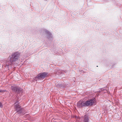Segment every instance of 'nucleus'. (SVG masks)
Masks as SVG:
<instances>
[{
	"mask_svg": "<svg viewBox=\"0 0 122 122\" xmlns=\"http://www.w3.org/2000/svg\"><path fill=\"white\" fill-rule=\"evenodd\" d=\"M95 98L86 101H80L77 103V107L81 108L92 106L95 103Z\"/></svg>",
	"mask_w": 122,
	"mask_h": 122,
	"instance_id": "obj_1",
	"label": "nucleus"
},
{
	"mask_svg": "<svg viewBox=\"0 0 122 122\" xmlns=\"http://www.w3.org/2000/svg\"><path fill=\"white\" fill-rule=\"evenodd\" d=\"M20 54L19 52H16L12 53L8 58L9 62H8V64H6L5 67L9 68V66L12 64V63L17 61L19 57Z\"/></svg>",
	"mask_w": 122,
	"mask_h": 122,
	"instance_id": "obj_2",
	"label": "nucleus"
},
{
	"mask_svg": "<svg viewBox=\"0 0 122 122\" xmlns=\"http://www.w3.org/2000/svg\"><path fill=\"white\" fill-rule=\"evenodd\" d=\"M19 103L18 101H17L14 104H15V108L18 114L20 115H22L25 114V113H24V109L20 106L19 104Z\"/></svg>",
	"mask_w": 122,
	"mask_h": 122,
	"instance_id": "obj_3",
	"label": "nucleus"
},
{
	"mask_svg": "<svg viewBox=\"0 0 122 122\" xmlns=\"http://www.w3.org/2000/svg\"><path fill=\"white\" fill-rule=\"evenodd\" d=\"M11 89L12 92L17 94H19L22 92V90L20 87L12 86Z\"/></svg>",
	"mask_w": 122,
	"mask_h": 122,
	"instance_id": "obj_4",
	"label": "nucleus"
},
{
	"mask_svg": "<svg viewBox=\"0 0 122 122\" xmlns=\"http://www.w3.org/2000/svg\"><path fill=\"white\" fill-rule=\"evenodd\" d=\"M48 73H47L43 72L40 73L37 76V77L35 78L34 80L37 81L41 79H44L47 76Z\"/></svg>",
	"mask_w": 122,
	"mask_h": 122,
	"instance_id": "obj_5",
	"label": "nucleus"
},
{
	"mask_svg": "<svg viewBox=\"0 0 122 122\" xmlns=\"http://www.w3.org/2000/svg\"><path fill=\"white\" fill-rule=\"evenodd\" d=\"M43 30L48 35V39L52 38V34L49 31L45 29H44Z\"/></svg>",
	"mask_w": 122,
	"mask_h": 122,
	"instance_id": "obj_6",
	"label": "nucleus"
},
{
	"mask_svg": "<svg viewBox=\"0 0 122 122\" xmlns=\"http://www.w3.org/2000/svg\"><path fill=\"white\" fill-rule=\"evenodd\" d=\"M89 118L88 116L86 115L84 116L83 122H89Z\"/></svg>",
	"mask_w": 122,
	"mask_h": 122,
	"instance_id": "obj_7",
	"label": "nucleus"
},
{
	"mask_svg": "<svg viewBox=\"0 0 122 122\" xmlns=\"http://www.w3.org/2000/svg\"><path fill=\"white\" fill-rule=\"evenodd\" d=\"M56 85L57 87L58 88H61L62 87V85L60 84H56Z\"/></svg>",
	"mask_w": 122,
	"mask_h": 122,
	"instance_id": "obj_8",
	"label": "nucleus"
},
{
	"mask_svg": "<svg viewBox=\"0 0 122 122\" xmlns=\"http://www.w3.org/2000/svg\"><path fill=\"white\" fill-rule=\"evenodd\" d=\"M3 107V105L2 103L0 102V107Z\"/></svg>",
	"mask_w": 122,
	"mask_h": 122,
	"instance_id": "obj_9",
	"label": "nucleus"
},
{
	"mask_svg": "<svg viewBox=\"0 0 122 122\" xmlns=\"http://www.w3.org/2000/svg\"><path fill=\"white\" fill-rule=\"evenodd\" d=\"M5 91V90H1L0 89V92H3Z\"/></svg>",
	"mask_w": 122,
	"mask_h": 122,
	"instance_id": "obj_10",
	"label": "nucleus"
},
{
	"mask_svg": "<svg viewBox=\"0 0 122 122\" xmlns=\"http://www.w3.org/2000/svg\"><path fill=\"white\" fill-rule=\"evenodd\" d=\"M103 88H102V89H101V90H103Z\"/></svg>",
	"mask_w": 122,
	"mask_h": 122,
	"instance_id": "obj_11",
	"label": "nucleus"
}]
</instances>
